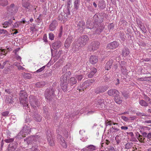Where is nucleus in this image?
<instances>
[{
  "mask_svg": "<svg viewBox=\"0 0 151 151\" xmlns=\"http://www.w3.org/2000/svg\"><path fill=\"white\" fill-rule=\"evenodd\" d=\"M76 24L77 27L78 31L81 33H82L83 32L84 29L85 28V23L83 21H81L79 22H76Z\"/></svg>",
  "mask_w": 151,
  "mask_h": 151,
  "instance_id": "nucleus-8",
  "label": "nucleus"
},
{
  "mask_svg": "<svg viewBox=\"0 0 151 151\" xmlns=\"http://www.w3.org/2000/svg\"><path fill=\"white\" fill-rule=\"evenodd\" d=\"M23 76L24 78L26 79H29L32 78L31 75L29 73H24Z\"/></svg>",
  "mask_w": 151,
  "mask_h": 151,
  "instance_id": "nucleus-40",
  "label": "nucleus"
},
{
  "mask_svg": "<svg viewBox=\"0 0 151 151\" xmlns=\"http://www.w3.org/2000/svg\"><path fill=\"white\" fill-rule=\"evenodd\" d=\"M23 6L25 8L27 11H30L31 9L30 4L28 0H22Z\"/></svg>",
  "mask_w": 151,
  "mask_h": 151,
  "instance_id": "nucleus-14",
  "label": "nucleus"
},
{
  "mask_svg": "<svg viewBox=\"0 0 151 151\" xmlns=\"http://www.w3.org/2000/svg\"><path fill=\"white\" fill-rule=\"evenodd\" d=\"M80 2V1H75L74 2V7L75 9H76V10H77L78 9L79 5Z\"/></svg>",
  "mask_w": 151,
  "mask_h": 151,
  "instance_id": "nucleus-49",
  "label": "nucleus"
},
{
  "mask_svg": "<svg viewBox=\"0 0 151 151\" xmlns=\"http://www.w3.org/2000/svg\"><path fill=\"white\" fill-rule=\"evenodd\" d=\"M119 45V42L116 41H114L108 44L107 45V49L113 50L117 48Z\"/></svg>",
  "mask_w": 151,
  "mask_h": 151,
  "instance_id": "nucleus-7",
  "label": "nucleus"
},
{
  "mask_svg": "<svg viewBox=\"0 0 151 151\" xmlns=\"http://www.w3.org/2000/svg\"><path fill=\"white\" fill-rule=\"evenodd\" d=\"M113 63V61L112 59L108 61L105 65V69L106 70H108L110 69L112 67Z\"/></svg>",
  "mask_w": 151,
  "mask_h": 151,
  "instance_id": "nucleus-27",
  "label": "nucleus"
},
{
  "mask_svg": "<svg viewBox=\"0 0 151 151\" xmlns=\"http://www.w3.org/2000/svg\"><path fill=\"white\" fill-rule=\"evenodd\" d=\"M94 26L95 27V29L92 30L93 31H94V34L99 35L104 29V27L101 26L100 24L98 25L96 24H94Z\"/></svg>",
  "mask_w": 151,
  "mask_h": 151,
  "instance_id": "nucleus-6",
  "label": "nucleus"
},
{
  "mask_svg": "<svg viewBox=\"0 0 151 151\" xmlns=\"http://www.w3.org/2000/svg\"><path fill=\"white\" fill-rule=\"evenodd\" d=\"M22 132H23V135L22 136L23 137H25V135L26 134H29L31 132V128L27 127V126H25L23 127L22 129L19 133L20 134H21Z\"/></svg>",
  "mask_w": 151,
  "mask_h": 151,
  "instance_id": "nucleus-10",
  "label": "nucleus"
},
{
  "mask_svg": "<svg viewBox=\"0 0 151 151\" xmlns=\"http://www.w3.org/2000/svg\"><path fill=\"white\" fill-rule=\"evenodd\" d=\"M123 98L119 94L114 97V100L115 102L118 104H120L122 102Z\"/></svg>",
  "mask_w": 151,
  "mask_h": 151,
  "instance_id": "nucleus-25",
  "label": "nucleus"
},
{
  "mask_svg": "<svg viewBox=\"0 0 151 151\" xmlns=\"http://www.w3.org/2000/svg\"><path fill=\"white\" fill-rule=\"evenodd\" d=\"M65 76H62L60 78V86L61 89L64 92L72 90V86H70L69 82Z\"/></svg>",
  "mask_w": 151,
  "mask_h": 151,
  "instance_id": "nucleus-3",
  "label": "nucleus"
},
{
  "mask_svg": "<svg viewBox=\"0 0 151 151\" xmlns=\"http://www.w3.org/2000/svg\"><path fill=\"white\" fill-rule=\"evenodd\" d=\"M83 77L82 75H78L76 76V78H77L78 81L81 80Z\"/></svg>",
  "mask_w": 151,
  "mask_h": 151,
  "instance_id": "nucleus-61",
  "label": "nucleus"
},
{
  "mask_svg": "<svg viewBox=\"0 0 151 151\" xmlns=\"http://www.w3.org/2000/svg\"><path fill=\"white\" fill-rule=\"evenodd\" d=\"M75 43V51L78 50L79 49H81V47H84L85 46V45L83 44L81 41L79 42L77 41Z\"/></svg>",
  "mask_w": 151,
  "mask_h": 151,
  "instance_id": "nucleus-24",
  "label": "nucleus"
},
{
  "mask_svg": "<svg viewBox=\"0 0 151 151\" xmlns=\"http://www.w3.org/2000/svg\"><path fill=\"white\" fill-rule=\"evenodd\" d=\"M123 134L122 132H119V135H117L115 137V140L116 142V144L119 145L121 142L122 139V137L121 135Z\"/></svg>",
  "mask_w": 151,
  "mask_h": 151,
  "instance_id": "nucleus-28",
  "label": "nucleus"
},
{
  "mask_svg": "<svg viewBox=\"0 0 151 151\" xmlns=\"http://www.w3.org/2000/svg\"><path fill=\"white\" fill-rule=\"evenodd\" d=\"M114 27V25L113 23L110 24L108 26V27L109 29H113Z\"/></svg>",
  "mask_w": 151,
  "mask_h": 151,
  "instance_id": "nucleus-64",
  "label": "nucleus"
},
{
  "mask_svg": "<svg viewBox=\"0 0 151 151\" xmlns=\"http://www.w3.org/2000/svg\"><path fill=\"white\" fill-rule=\"evenodd\" d=\"M8 4V1L7 0H0V5L3 6H5Z\"/></svg>",
  "mask_w": 151,
  "mask_h": 151,
  "instance_id": "nucleus-43",
  "label": "nucleus"
},
{
  "mask_svg": "<svg viewBox=\"0 0 151 151\" xmlns=\"http://www.w3.org/2000/svg\"><path fill=\"white\" fill-rule=\"evenodd\" d=\"M9 111H6L4 112H3L1 113V115L2 116H8L9 114Z\"/></svg>",
  "mask_w": 151,
  "mask_h": 151,
  "instance_id": "nucleus-60",
  "label": "nucleus"
},
{
  "mask_svg": "<svg viewBox=\"0 0 151 151\" xmlns=\"http://www.w3.org/2000/svg\"><path fill=\"white\" fill-rule=\"evenodd\" d=\"M49 38L51 40H53L54 39V35L52 33H50L49 34Z\"/></svg>",
  "mask_w": 151,
  "mask_h": 151,
  "instance_id": "nucleus-55",
  "label": "nucleus"
},
{
  "mask_svg": "<svg viewBox=\"0 0 151 151\" xmlns=\"http://www.w3.org/2000/svg\"><path fill=\"white\" fill-rule=\"evenodd\" d=\"M35 137H30L24 139V141L27 145L31 144L33 142Z\"/></svg>",
  "mask_w": 151,
  "mask_h": 151,
  "instance_id": "nucleus-29",
  "label": "nucleus"
},
{
  "mask_svg": "<svg viewBox=\"0 0 151 151\" xmlns=\"http://www.w3.org/2000/svg\"><path fill=\"white\" fill-rule=\"evenodd\" d=\"M47 82L44 81H41L35 84V86L37 88H40L43 87L47 84Z\"/></svg>",
  "mask_w": 151,
  "mask_h": 151,
  "instance_id": "nucleus-33",
  "label": "nucleus"
},
{
  "mask_svg": "<svg viewBox=\"0 0 151 151\" xmlns=\"http://www.w3.org/2000/svg\"><path fill=\"white\" fill-rule=\"evenodd\" d=\"M71 74V73L70 71H68V72H66L65 74L63 75V76H65L67 78V79L68 80V78L70 77V75Z\"/></svg>",
  "mask_w": 151,
  "mask_h": 151,
  "instance_id": "nucleus-50",
  "label": "nucleus"
},
{
  "mask_svg": "<svg viewBox=\"0 0 151 151\" xmlns=\"http://www.w3.org/2000/svg\"><path fill=\"white\" fill-rule=\"evenodd\" d=\"M122 94L123 96L125 98L127 99L128 98V93L124 91L122 92Z\"/></svg>",
  "mask_w": 151,
  "mask_h": 151,
  "instance_id": "nucleus-62",
  "label": "nucleus"
},
{
  "mask_svg": "<svg viewBox=\"0 0 151 151\" xmlns=\"http://www.w3.org/2000/svg\"><path fill=\"white\" fill-rule=\"evenodd\" d=\"M3 33L5 34L7 36L10 35L6 30L4 29H0V34H2Z\"/></svg>",
  "mask_w": 151,
  "mask_h": 151,
  "instance_id": "nucleus-48",
  "label": "nucleus"
},
{
  "mask_svg": "<svg viewBox=\"0 0 151 151\" xmlns=\"http://www.w3.org/2000/svg\"><path fill=\"white\" fill-rule=\"evenodd\" d=\"M136 22L137 24L138 25L139 27H142L143 25L142 24V23L139 19H137Z\"/></svg>",
  "mask_w": 151,
  "mask_h": 151,
  "instance_id": "nucleus-54",
  "label": "nucleus"
},
{
  "mask_svg": "<svg viewBox=\"0 0 151 151\" xmlns=\"http://www.w3.org/2000/svg\"><path fill=\"white\" fill-rule=\"evenodd\" d=\"M139 28L143 32L145 33H146L147 30L146 29L145 27H144L143 25H142V27H140Z\"/></svg>",
  "mask_w": 151,
  "mask_h": 151,
  "instance_id": "nucleus-63",
  "label": "nucleus"
},
{
  "mask_svg": "<svg viewBox=\"0 0 151 151\" xmlns=\"http://www.w3.org/2000/svg\"><path fill=\"white\" fill-rule=\"evenodd\" d=\"M91 71L88 74V78H91L92 77L97 71V69L94 67L91 68Z\"/></svg>",
  "mask_w": 151,
  "mask_h": 151,
  "instance_id": "nucleus-21",
  "label": "nucleus"
},
{
  "mask_svg": "<svg viewBox=\"0 0 151 151\" xmlns=\"http://www.w3.org/2000/svg\"><path fill=\"white\" fill-rule=\"evenodd\" d=\"M98 6L99 8L102 9H103L106 7V4L104 1H101L98 4Z\"/></svg>",
  "mask_w": 151,
  "mask_h": 151,
  "instance_id": "nucleus-37",
  "label": "nucleus"
},
{
  "mask_svg": "<svg viewBox=\"0 0 151 151\" xmlns=\"http://www.w3.org/2000/svg\"><path fill=\"white\" fill-rule=\"evenodd\" d=\"M70 7H67V8L64 11V12L65 14V16L67 18L68 17V16L70 14Z\"/></svg>",
  "mask_w": 151,
  "mask_h": 151,
  "instance_id": "nucleus-39",
  "label": "nucleus"
},
{
  "mask_svg": "<svg viewBox=\"0 0 151 151\" xmlns=\"http://www.w3.org/2000/svg\"><path fill=\"white\" fill-rule=\"evenodd\" d=\"M89 151H93L96 149V147L93 145H90L86 147Z\"/></svg>",
  "mask_w": 151,
  "mask_h": 151,
  "instance_id": "nucleus-41",
  "label": "nucleus"
},
{
  "mask_svg": "<svg viewBox=\"0 0 151 151\" xmlns=\"http://www.w3.org/2000/svg\"><path fill=\"white\" fill-rule=\"evenodd\" d=\"M20 96L19 99L20 101L21 104H22L24 108L30 111V109L29 107V105L28 103V99L27 97V93L24 90H21L19 93Z\"/></svg>",
  "mask_w": 151,
  "mask_h": 151,
  "instance_id": "nucleus-2",
  "label": "nucleus"
},
{
  "mask_svg": "<svg viewBox=\"0 0 151 151\" xmlns=\"http://www.w3.org/2000/svg\"><path fill=\"white\" fill-rule=\"evenodd\" d=\"M62 44V43L60 41H58L53 43L52 46L54 49L56 50L61 47Z\"/></svg>",
  "mask_w": 151,
  "mask_h": 151,
  "instance_id": "nucleus-23",
  "label": "nucleus"
},
{
  "mask_svg": "<svg viewBox=\"0 0 151 151\" xmlns=\"http://www.w3.org/2000/svg\"><path fill=\"white\" fill-rule=\"evenodd\" d=\"M120 65V67L123 68L124 67H125L126 65V63L124 61H122L121 62Z\"/></svg>",
  "mask_w": 151,
  "mask_h": 151,
  "instance_id": "nucleus-53",
  "label": "nucleus"
},
{
  "mask_svg": "<svg viewBox=\"0 0 151 151\" xmlns=\"http://www.w3.org/2000/svg\"><path fill=\"white\" fill-rule=\"evenodd\" d=\"M58 25L57 22L56 20H54L52 21L49 25V29L50 31H53L55 29Z\"/></svg>",
  "mask_w": 151,
  "mask_h": 151,
  "instance_id": "nucleus-13",
  "label": "nucleus"
},
{
  "mask_svg": "<svg viewBox=\"0 0 151 151\" xmlns=\"http://www.w3.org/2000/svg\"><path fill=\"white\" fill-rule=\"evenodd\" d=\"M90 85V83H89L88 81H87L84 82L81 85L82 88L81 89H79L80 91L82 90L83 91H84L85 89H86Z\"/></svg>",
  "mask_w": 151,
  "mask_h": 151,
  "instance_id": "nucleus-32",
  "label": "nucleus"
},
{
  "mask_svg": "<svg viewBox=\"0 0 151 151\" xmlns=\"http://www.w3.org/2000/svg\"><path fill=\"white\" fill-rule=\"evenodd\" d=\"M18 143L16 142L9 144L8 147V151H15L17 147Z\"/></svg>",
  "mask_w": 151,
  "mask_h": 151,
  "instance_id": "nucleus-11",
  "label": "nucleus"
},
{
  "mask_svg": "<svg viewBox=\"0 0 151 151\" xmlns=\"http://www.w3.org/2000/svg\"><path fill=\"white\" fill-rule=\"evenodd\" d=\"M93 18L94 20V21L95 22H99V23H101L103 21V18L101 17L99 18L97 14L94 15Z\"/></svg>",
  "mask_w": 151,
  "mask_h": 151,
  "instance_id": "nucleus-31",
  "label": "nucleus"
},
{
  "mask_svg": "<svg viewBox=\"0 0 151 151\" xmlns=\"http://www.w3.org/2000/svg\"><path fill=\"white\" fill-rule=\"evenodd\" d=\"M144 99L146 102H149V103L150 104L151 103V100L149 97L146 95H144Z\"/></svg>",
  "mask_w": 151,
  "mask_h": 151,
  "instance_id": "nucleus-52",
  "label": "nucleus"
},
{
  "mask_svg": "<svg viewBox=\"0 0 151 151\" xmlns=\"http://www.w3.org/2000/svg\"><path fill=\"white\" fill-rule=\"evenodd\" d=\"M14 138H8L4 140V141L6 143H10L13 142L14 140Z\"/></svg>",
  "mask_w": 151,
  "mask_h": 151,
  "instance_id": "nucleus-56",
  "label": "nucleus"
},
{
  "mask_svg": "<svg viewBox=\"0 0 151 151\" xmlns=\"http://www.w3.org/2000/svg\"><path fill=\"white\" fill-rule=\"evenodd\" d=\"M121 70L123 74H125L127 72L126 67H121Z\"/></svg>",
  "mask_w": 151,
  "mask_h": 151,
  "instance_id": "nucleus-58",
  "label": "nucleus"
},
{
  "mask_svg": "<svg viewBox=\"0 0 151 151\" xmlns=\"http://www.w3.org/2000/svg\"><path fill=\"white\" fill-rule=\"evenodd\" d=\"M108 88V87L106 86H100L96 89L95 93L96 94L103 93L106 91Z\"/></svg>",
  "mask_w": 151,
  "mask_h": 151,
  "instance_id": "nucleus-12",
  "label": "nucleus"
},
{
  "mask_svg": "<svg viewBox=\"0 0 151 151\" xmlns=\"http://www.w3.org/2000/svg\"><path fill=\"white\" fill-rule=\"evenodd\" d=\"M46 134L47 136V139H48V138L50 139L52 137H53L51 134V132L50 130H47Z\"/></svg>",
  "mask_w": 151,
  "mask_h": 151,
  "instance_id": "nucleus-47",
  "label": "nucleus"
},
{
  "mask_svg": "<svg viewBox=\"0 0 151 151\" xmlns=\"http://www.w3.org/2000/svg\"><path fill=\"white\" fill-rule=\"evenodd\" d=\"M100 42L98 41H94L92 43V50L93 51L97 50L100 46Z\"/></svg>",
  "mask_w": 151,
  "mask_h": 151,
  "instance_id": "nucleus-19",
  "label": "nucleus"
},
{
  "mask_svg": "<svg viewBox=\"0 0 151 151\" xmlns=\"http://www.w3.org/2000/svg\"><path fill=\"white\" fill-rule=\"evenodd\" d=\"M63 17L65 18V17L63 16L62 14H59L58 17V19L59 21H61L63 20L64 19Z\"/></svg>",
  "mask_w": 151,
  "mask_h": 151,
  "instance_id": "nucleus-57",
  "label": "nucleus"
},
{
  "mask_svg": "<svg viewBox=\"0 0 151 151\" xmlns=\"http://www.w3.org/2000/svg\"><path fill=\"white\" fill-rule=\"evenodd\" d=\"M90 62L93 64H94L98 62V58L97 56H91L89 59Z\"/></svg>",
  "mask_w": 151,
  "mask_h": 151,
  "instance_id": "nucleus-30",
  "label": "nucleus"
},
{
  "mask_svg": "<svg viewBox=\"0 0 151 151\" xmlns=\"http://www.w3.org/2000/svg\"><path fill=\"white\" fill-rule=\"evenodd\" d=\"M5 102L6 104H9L12 103L13 101V99L11 96L6 97L5 100Z\"/></svg>",
  "mask_w": 151,
  "mask_h": 151,
  "instance_id": "nucleus-44",
  "label": "nucleus"
},
{
  "mask_svg": "<svg viewBox=\"0 0 151 151\" xmlns=\"http://www.w3.org/2000/svg\"><path fill=\"white\" fill-rule=\"evenodd\" d=\"M29 98L30 104L33 108L35 109L36 106L39 107L40 106V102L36 96L30 95L29 96Z\"/></svg>",
  "mask_w": 151,
  "mask_h": 151,
  "instance_id": "nucleus-4",
  "label": "nucleus"
},
{
  "mask_svg": "<svg viewBox=\"0 0 151 151\" xmlns=\"http://www.w3.org/2000/svg\"><path fill=\"white\" fill-rule=\"evenodd\" d=\"M129 53V49L126 47L123 48L122 50V55L123 56L125 57L127 56Z\"/></svg>",
  "mask_w": 151,
  "mask_h": 151,
  "instance_id": "nucleus-26",
  "label": "nucleus"
},
{
  "mask_svg": "<svg viewBox=\"0 0 151 151\" xmlns=\"http://www.w3.org/2000/svg\"><path fill=\"white\" fill-rule=\"evenodd\" d=\"M119 130V129H118L115 127H112L110 129H109L108 131H109V132L108 134H110L111 133H113L117 132Z\"/></svg>",
  "mask_w": 151,
  "mask_h": 151,
  "instance_id": "nucleus-38",
  "label": "nucleus"
},
{
  "mask_svg": "<svg viewBox=\"0 0 151 151\" xmlns=\"http://www.w3.org/2000/svg\"><path fill=\"white\" fill-rule=\"evenodd\" d=\"M73 37L71 36L68 37L65 42L64 46L66 48H68L72 41Z\"/></svg>",
  "mask_w": 151,
  "mask_h": 151,
  "instance_id": "nucleus-17",
  "label": "nucleus"
},
{
  "mask_svg": "<svg viewBox=\"0 0 151 151\" xmlns=\"http://www.w3.org/2000/svg\"><path fill=\"white\" fill-rule=\"evenodd\" d=\"M32 117L36 121L40 122L42 119V117L40 114L35 111L33 114Z\"/></svg>",
  "mask_w": 151,
  "mask_h": 151,
  "instance_id": "nucleus-16",
  "label": "nucleus"
},
{
  "mask_svg": "<svg viewBox=\"0 0 151 151\" xmlns=\"http://www.w3.org/2000/svg\"><path fill=\"white\" fill-rule=\"evenodd\" d=\"M107 93L109 96L114 97L118 95V94H119V92L116 89H111L108 91Z\"/></svg>",
  "mask_w": 151,
  "mask_h": 151,
  "instance_id": "nucleus-15",
  "label": "nucleus"
},
{
  "mask_svg": "<svg viewBox=\"0 0 151 151\" xmlns=\"http://www.w3.org/2000/svg\"><path fill=\"white\" fill-rule=\"evenodd\" d=\"M59 91L58 89H55L50 87L49 89H47L45 92V96L46 99L49 102L53 100L55 96L58 94Z\"/></svg>",
  "mask_w": 151,
  "mask_h": 151,
  "instance_id": "nucleus-1",
  "label": "nucleus"
},
{
  "mask_svg": "<svg viewBox=\"0 0 151 151\" xmlns=\"http://www.w3.org/2000/svg\"><path fill=\"white\" fill-rule=\"evenodd\" d=\"M106 151H116L114 147L112 146H108V147L106 148Z\"/></svg>",
  "mask_w": 151,
  "mask_h": 151,
  "instance_id": "nucleus-51",
  "label": "nucleus"
},
{
  "mask_svg": "<svg viewBox=\"0 0 151 151\" xmlns=\"http://www.w3.org/2000/svg\"><path fill=\"white\" fill-rule=\"evenodd\" d=\"M37 145H33L32 147L30 148V151H39V149Z\"/></svg>",
  "mask_w": 151,
  "mask_h": 151,
  "instance_id": "nucleus-45",
  "label": "nucleus"
},
{
  "mask_svg": "<svg viewBox=\"0 0 151 151\" xmlns=\"http://www.w3.org/2000/svg\"><path fill=\"white\" fill-rule=\"evenodd\" d=\"M139 103L141 106H143L146 107L148 105L147 103L143 100H140Z\"/></svg>",
  "mask_w": 151,
  "mask_h": 151,
  "instance_id": "nucleus-42",
  "label": "nucleus"
},
{
  "mask_svg": "<svg viewBox=\"0 0 151 151\" xmlns=\"http://www.w3.org/2000/svg\"><path fill=\"white\" fill-rule=\"evenodd\" d=\"M133 143L132 142L127 143L125 145V149H129L132 148V146Z\"/></svg>",
  "mask_w": 151,
  "mask_h": 151,
  "instance_id": "nucleus-46",
  "label": "nucleus"
},
{
  "mask_svg": "<svg viewBox=\"0 0 151 151\" xmlns=\"http://www.w3.org/2000/svg\"><path fill=\"white\" fill-rule=\"evenodd\" d=\"M81 42L84 44L86 45L88 42L89 39L88 36L86 35H83L80 37Z\"/></svg>",
  "mask_w": 151,
  "mask_h": 151,
  "instance_id": "nucleus-18",
  "label": "nucleus"
},
{
  "mask_svg": "<svg viewBox=\"0 0 151 151\" xmlns=\"http://www.w3.org/2000/svg\"><path fill=\"white\" fill-rule=\"evenodd\" d=\"M67 69H69V66L68 65H66L63 68L62 71L63 73H65L66 71H67Z\"/></svg>",
  "mask_w": 151,
  "mask_h": 151,
  "instance_id": "nucleus-59",
  "label": "nucleus"
},
{
  "mask_svg": "<svg viewBox=\"0 0 151 151\" xmlns=\"http://www.w3.org/2000/svg\"><path fill=\"white\" fill-rule=\"evenodd\" d=\"M68 81L70 86H72L73 87L72 88V90L75 87V85L77 83L76 79L74 77H71Z\"/></svg>",
  "mask_w": 151,
  "mask_h": 151,
  "instance_id": "nucleus-20",
  "label": "nucleus"
},
{
  "mask_svg": "<svg viewBox=\"0 0 151 151\" xmlns=\"http://www.w3.org/2000/svg\"><path fill=\"white\" fill-rule=\"evenodd\" d=\"M97 103L98 104V106L97 107H99V106H101V108H103V107H105L104 101L102 98L98 100Z\"/></svg>",
  "mask_w": 151,
  "mask_h": 151,
  "instance_id": "nucleus-34",
  "label": "nucleus"
},
{
  "mask_svg": "<svg viewBox=\"0 0 151 151\" xmlns=\"http://www.w3.org/2000/svg\"><path fill=\"white\" fill-rule=\"evenodd\" d=\"M57 138L62 147L64 148H66L67 146V142L65 141L64 138L59 134L57 135Z\"/></svg>",
  "mask_w": 151,
  "mask_h": 151,
  "instance_id": "nucleus-9",
  "label": "nucleus"
},
{
  "mask_svg": "<svg viewBox=\"0 0 151 151\" xmlns=\"http://www.w3.org/2000/svg\"><path fill=\"white\" fill-rule=\"evenodd\" d=\"M51 52L52 54V56L53 57L56 56V58L58 59L60 56L61 54L62 53V51H59L57 55H56L57 54V51L54 50L52 49H51Z\"/></svg>",
  "mask_w": 151,
  "mask_h": 151,
  "instance_id": "nucleus-22",
  "label": "nucleus"
},
{
  "mask_svg": "<svg viewBox=\"0 0 151 151\" xmlns=\"http://www.w3.org/2000/svg\"><path fill=\"white\" fill-rule=\"evenodd\" d=\"M18 8L14 4H11L10 6L7 7V10L10 15H13L16 13L18 11Z\"/></svg>",
  "mask_w": 151,
  "mask_h": 151,
  "instance_id": "nucleus-5",
  "label": "nucleus"
},
{
  "mask_svg": "<svg viewBox=\"0 0 151 151\" xmlns=\"http://www.w3.org/2000/svg\"><path fill=\"white\" fill-rule=\"evenodd\" d=\"M48 144L50 146H53L55 145V142L54 139L53 137H52L51 138H48L47 139Z\"/></svg>",
  "mask_w": 151,
  "mask_h": 151,
  "instance_id": "nucleus-35",
  "label": "nucleus"
},
{
  "mask_svg": "<svg viewBox=\"0 0 151 151\" xmlns=\"http://www.w3.org/2000/svg\"><path fill=\"white\" fill-rule=\"evenodd\" d=\"M86 28L87 29H92V30L95 29L94 27H93V26L92 24V23L90 22L88 20H87V22Z\"/></svg>",
  "mask_w": 151,
  "mask_h": 151,
  "instance_id": "nucleus-36",
  "label": "nucleus"
}]
</instances>
